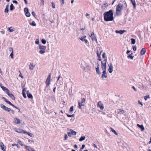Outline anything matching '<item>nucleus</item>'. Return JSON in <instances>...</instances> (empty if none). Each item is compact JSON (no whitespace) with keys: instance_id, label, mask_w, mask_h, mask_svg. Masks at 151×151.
<instances>
[{"instance_id":"1","label":"nucleus","mask_w":151,"mask_h":151,"mask_svg":"<svg viewBox=\"0 0 151 151\" xmlns=\"http://www.w3.org/2000/svg\"><path fill=\"white\" fill-rule=\"evenodd\" d=\"M113 13L111 10L106 12L104 14V19L106 21H112L114 20Z\"/></svg>"},{"instance_id":"2","label":"nucleus","mask_w":151,"mask_h":151,"mask_svg":"<svg viewBox=\"0 0 151 151\" xmlns=\"http://www.w3.org/2000/svg\"><path fill=\"white\" fill-rule=\"evenodd\" d=\"M123 4L119 3L118 4L116 7V12L117 14H119L121 13V10L123 8L124 5L127 6V4L125 0L123 1Z\"/></svg>"},{"instance_id":"3","label":"nucleus","mask_w":151,"mask_h":151,"mask_svg":"<svg viewBox=\"0 0 151 151\" xmlns=\"http://www.w3.org/2000/svg\"><path fill=\"white\" fill-rule=\"evenodd\" d=\"M107 59H105L103 61H101V67L103 71H106V63Z\"/></svg>"},{"instance_id":"4","label":"nucleus","mask_w":151,"mask_h":151,"mask_svg":"<svg viewBox=\"0 0 151 151\" xmlns=\"http://www.w3.org/2000/svg\"><path fill=\"white\" fill-rule=\"evenodd\" d=\"M51 74L50 73L48 76L46 81V85L47 87L50 86V84Z\"/></svg>"},{"instance_id":"5","label":"nucleus","mask_w":151,"mask_h":151,"mask_svg":"<svg viewBox=\"0 0 151 151\" xmlns=\"http://www.w3.org/2000/svg\"><path fill=\"white\" fill-rule=\"evenodd\" d=\"M97 106H98L101 110H102L104 109L103 104L102 103L101 101H99L97 103Z\"/></svg>"},{"instance_id":"6","label":"nucleus","mask_w":151,"mask_h":151,"mask_svg":"<svg viewBox=\"0 0 151 151\" xmlns=\"http://www.w3.org/2000/svg\"><path fill=\"white\" fill-rule=\"evenodd\" d=\"M0 106L1 108L3 109L6 110L8 112H9L11 110V109L10 108L6 107L3 104H1Z\"/></svg>"},{"instance_id":"7","label":"nucleus","mask_w":151,"mask_h":151,"mask_svg":"<svg viewBox=\"0 0 151 151\" xmlns=\"http://www.w3.org/2000/svg\"><path fill=\"white\" fill-rule=\"evenodd\" d=\"M91 34L90 36L92 40L93 41H96V42H97V39H96V37L94 35V33L93 32H91Z\"/></svg>"},{"instance_id":"8","label":"nucleus","mask_w":151,"mask_h":151,"mask_svg":"<svg viewBox=\"0 0 151 151\" xmlns=\"http://www.w3.org/2000/svg\"><path fill=\"white\" fill-rule=\"evenodd\" d=\"M6 93L11 98L12 100H14L15 99V98L14 97V95L12 93L9 92V91L7 92Z\"/></svg>"},{"instance_id":"9","label":"nucleus","mask_w":151,"mask_h":151,"mask_svg":"<svg viewBox=\"0 0 151 151\" xmlns=\"http://www.w3.org/2000/svg\"><path fill=\"white\" fill-rule=\"evenodd\" d=\"M108 66L109 67V73H111L113 72V65L111 63H110L109 65Z\"/></svg>"},{"instance_id":"10","label":"nucleus","mask_w":151,"mask_h":151,"mask_svg":"<svg viewBox=\"0 0 151 151\" xmlns=\"http://www.w3.org/2000/svg\"><path fill=\"white\" fill-rule=\"evenodd\" d=\"M0 147H1V149L3 151H6V147L4 145L3 143L2 142H0Z\"/></svg>"},{"instance_id":"11","label":"nucleus","mask_w":151,"mask_h":151,"mask_svg":"<svg viewBox=\"0 0 151 151\" xmlns=\"http://www.w3.org/2000/svg\"><path fill=\"white\" fill-rule=\"evenodd\" d=\"M15 131L19 133H22L24 134L25 131L22 129H18L14 130Z\"/></svg>"},{"instance_id":"12","label":"nucleus","mask_w":151,"mask_h":151,"mask_svg":"<svg viewBox=\"0 0 151 151\" xmlns=\"http://www.w3.org/2000/svg\"><path fill=\"white\" fill-rule=\"evenodd\" d=\"M13 122L16 124H18L21 123V121L20 119L16 118L14 119Z\"/></svg>"},{"instance_id":"13","label":"nucleus","mask_w":151,"mask_h":151,"mask_svg":"<svg viewBox=\"0 0 151 151\" xmlns=\"http://www.w3.org/2000/svg\"><path fill=\"white\" fill-rule=\"evenodd\" d=\"M98 65L96 67V73L98 75L100 74V72L99 70V68L100 67L99 65V64L97 63Z\"/></svg>"},{"instance_id":"14","label":"nucleus","mask_w":151,"mask_h":151,"mask_svg":"<svg viewBox=\"0 0 151 151\" xmlns=\"http://www.w3.org/2000/svg\"><path fill=\"white\" fill-rule=\"evenodd\" d=\"M103 73L102 74L101 77L102 78H106L107 77V75L106 71H103Z\"/></svg>"},{"instance_id":"15","label":"nucleus","mask_w":151,"mask_h":151,"mask_svg":"<svg viewBox=\"0 0 151 151\" xmlns=\"http://www.w3.org/2000/svg\"><path fill=\"white\" fill-rule=\"evenodd\" d=\"M86 36H84L83 37H81L80 38V39L82 41H84L86 43H87L88 42V40L86 39Z\"/></svg>"},{"instance_id":"16","label":"nucleus","mask_w":151,"mask_h":151,"mask_svg":"<svg viewBox=\"0 0 151 151\" xmlns=\"http://www.w3.org/2000/svg\"><path fill=\"white\" fill-rule=\"evenodd\" d=\"M146 49L145 48H143L140 51V54L142 55H144L146 52Z\"/></svg>"},{"instance_id":"17","label":"nucleus","mask_w":151,"mask_h":151,"mask_svg":"<svg viewBox=\"0 0 151 151\" xmlns=\"http://www.w3.org/2000/svg\"><path fill=\"white\" fill-rule=\"evenodd\" d=\"M46 46L43 45H40L39 46V48L41 50H45L46 49Z\"/></svg>"},{"instance_id":"18","label":"nucleus","mask_w":151,"mask_h":151,"mask_svg":"<svg viewBox=\"0 0 151 151\" xmlns=\"http://www.w3.org/2000/svg\"><path fill=\"white\" fill-rule=\"evenodd\" d=\"M126 32L125 30H116L115 31L116 33H119L120 34H123Z\"/></svg>"},{"instance_id":"19","label":"nucleus","mask_w":151,"mask_h":151,"mask_svg":"<svg viewBox=\"0 0 151 151\" xmlns=\"http://www.w3.org/2000/svg\"><path fill=\"white\" fill-rule=\"evenodd\" d=\"M84 104H83V103L79 102L78 103V108L80 109H81L82 106H84Z\"/></svg>"},{"instance_id":"20","label":"nucleus","mask_w":151,"mask_h":151,"mask_svg":"<svg viewBox=\"0 0 151 151\" xmlns=\"http://www.w3.org/2000/svg\"><path fill=\"white\" fill-rule=\"evenodd\" d=\"M50 86H46V87L45 88V91L47 93H48L49 91L50 90Z\"/></svg>"},{"instance_id":"21","label":"nucleus","mask_w":151,"mask_h":151,"mask_svg":"<svg viewBox=\"0 0 151 151\" xmlns=\"http://www.w3.org/2000/svg\"><path fill=\"white\" fill-rule=\"evenodd\" d=\"M137 126L139 127L140 129H141V130L142 131H143L145 129V128L143 127V125H140L138 124H137Z\"/></svg>"},{"instance_id":"22","label":"nucleus","mask_w":151,"mask_h":151,"mask_svg":"<svg viewBox=\"0 0 151 151\" xmlns=\"http://www.w3.org/2000/svg\"><path fill=\"white\" fill-rule=\"evenodd\" d=\"M1 87L6 93L9 91L8 88L3 86H1Z\"/></svg>"},{"instance_id":"23","label":"nucleus","mask_w":151,"mask_h":151,"mask_svg":"<svg viewBox=\"0 0 151 151\" xmlns=\"http://www.w3.org/2000/svg\"><path fill=\"white\" fill-rule=\"evenodd\" d=\"M24 147H25V148L26 150H27L28 151H32V148L29 146H27L26 145H24Z\"/></svg>"},{"instance_id":"24","label":"nucleus","mask_w":151,"mask_h":151,"mask_svg":"<svg viewBox=\"0 0 151 151\" xmlns=\"http://www.w3.org/2000/svg\"><path fill=\"white\" fill-rule=\"evenodd\" d=\"M35 66V65H33V63H31L29 65V69L30 70H33Z\"/></svg>"},{"instance_id":"25","label":"nucleus","mask_w":151,"mask_h":151,"mask_svg":"<svg viewBox=\"0 0 151 151\" xmlns=\"http://www.w3.org/2000/svg\"><path fill=\"white\" fill-rule=\"evenodd\" d=\"M131 2L132 3L134 8H135L136 7V4L135 1L134 0H130Z\"/></svg>"},{"instance_id":"26","label":"nucleus","mask_w":151,"mask_h":151,"mask_svg":"<svg viewBox=\"0 0 151 151\" xmlns=\"http://www.w3.org/2000/svg\"><path fill=\"white\" fill-rule=\"evenodd\" d=\"M3 99H4L5 101L7 104H9L10 105H12V104L9 101L7 100L5 98L3 97Z\"/></svg>"},{"instance_id":"27","label":"nucleus","mask_w":151,"mask_h":151,"mask_svg":"<svg viewBox=\"0 0 151 151\" xmlns=\"http://www.w3.org/2000/svg\"><path fill=\"white\" fill-rule=\"evenodd\" d=\"M24 134H27L28 135H29V136H30L32 137V136H33V134H32L26 131H25Z\"/></svg>"},{"instance_id":"28","label":"nucleus","mask_w":151,"mask_h":151,"mask_svg":"<svg viewBox=\"0 0 151 151\" xmlns=\"http://www.w3.org/2000/svg\"><path fill=\"white\" fill-rule=\"evenodd\" d=\"M124 111L121 109H119L118 110V114H124Z\"/></svg>"},{"instance_id":"29","label":"nucleus","mask_w":151,"mask_h":151,"mask_svg":"<svg viewBox=\"0 0 151 151\" xmlns=\"http://www.w3.org/2000/svg\"><path fill=\"white\" fill-rule=\"evenodd\" d=\"M27 97L29 98L32 99L33 98V96L31 94L29 93L28 92L27 93Z\"/></svg>"},{"instance_id":"30","label":"nucleus","mask_w":151,"mask_h":151,"mask_svg":"<svg viewBox=\"0 0 151 151\" xmlns=\"http://www.w3.org/2000/svg\"><path fill=\"white\" fill-rule=\"evenodd\" d=\"M70 132H71V134L72 135H75L76 134V132L75 131H73V130L70 129Z\"/></svg>"},{"instance_id":"31","label":"nucleus","mask_w":151,"mask_h":151,"mask_svg":"<svg viewBox=\"0 0 151 151\" xmlns=\"http://www.w3.org/2000/svg\"><path fill=\"white\" fill-rule=\"evenodd\" d=\"M133 55V53H132L131 54L128 56V58H130L131 59H133V56H132V55Z\"/></svg>"},{"instance_id":"32","label":"nucleus","mask_w":151,"mask_h":151,"mask_svg":"<svg viewBox=\"0 0 151 151\" xmlns=\"http://www.w3.org/2000/svg\"><path fill=\"white\" fill-rule=\"evenodd\" d=\"M110 129H111V131H112L115 135H118V133L116 132V131L113 129L112 128L110 127Z\"/></svg>"},{"instance_id":"33","label":"nucleus","mask_w":151,"mask_h":151,"mask_svg":"<svg viewBox=\"0 0 151 151\" xmlns=\"http://www.w3.org/2000/svg\"><path fill=\"white\" fill-rule=\"evenodd\" d=\"M85 139V136H81V137L79 139V141H82L83 140H84Z\"/></svg>"},{"instance_id":"34","label":"nucleus","mask_w":151,"mask_h":151,"mask_svg":"<svg viewBox=\"0 0 151 151\" xmlns=\"http://www.w3.org/2000/svg\"><path fill=\"white\" fill-rule=\"evenodd\" d=\"M131 43L132 44H134L136 42L135 40L133 38H131Z\"/></svg>"},{"instance_id":"35","label":"nucleus","mask_w":151,"mask_h":151,"mask_svg":"<svg viewBox=\"0 0 151 151\" xmlns=\"http://www.w3.org/2000/svg\"><path fill=\"white\" fill-rule=\"evenodd\" d=\"M39 53L41 54H44V53L46 52V50H40L39 52Z\"/></svg>"},{"instance_id":"36","label":"nucleus","mask_w":151,"mask_h":151,"mask_svg":"<svg viewBox=\"0 0 151 151\" xmlns=\"http://www.w3.org/2000/svg\"><path fill=\"white\" fill-rule=\"evenodd\" d=\"M17 143L19 144L21 146H24V145L22 143L21 141L20 140L18 139L17 141Z\"/></svg>"},{"instance_id":"37","label":"nucleus","mask_w":151,"mask_h":151,"mask_svg":"<svg viewBox=\"0 0 151 151\" xmlns=\"http://www.w3.org/2000/svg\"><path fill=\"white\" fill-rule=\"evenodd\" d=\"M14 8V6L12 4H11L10 6V9L11 10H12Z\"/></svg>"},{"instance_id":"38","label":"nucleus","mask_w":151,"mask_h":151,"mask_svg":"<svg viewBox=\"0 0 151 151\" xmlns=\"http://www.w3.org/2000/svg\"><path fill=\"white\" fill-rule=\"evenodd\" d=\"M30 24L32 25V26H35L36 25V24L35 23V22L34 21H33L32 23H30Z\"/></svg>"},{"instance_id":"39","label":"nucleus","mask_w":151,"mask_h":151,"mask_svg":"<svg viewBox=\"0 0 151 151\" xmlns=\"http://www.w3.org/2000/svg\"><path fill=\"white\" fill-rule=\"evenodd\" d=\"M66 115H67V116H68V117H74L75 116V115L74 114H73L72 115H70V114H67Z\"/></svg>"},{"instance_id":"40","label":"nucleus","mask_w":151,"mask_h":151,"mask_svg":"<svg viewBox=\"0 0 151 151\" xmlns=\"http://www.w3.org/2000/svg\"><path fill=\"white\" fill-rule=\"evenodd\" d=\"M8 29L10 32H12L14 31V29H13L12 27H9V28Z\"/></svg>"},{"instance_id":"41","label":"nucleus","mask_w":151,"mask_h":151,"mask_svg":"<svg viewBox=\"0 0 151 151\" xmlns=\"http://www.w3.org/2000/svg\"><path fill=\"white\" fill-rule=\"evenodd\" d=\"M41 42L43 44H45L46 43V41L44 39H42Z\"/></svg>"},{"instance_id":"42","label":"nucleus","mask_w":151,"mask_h":151,"mask_svg":"<svg viewBox=\"0 0 151 151\" xmlns=\"http://www.w3.org/2000/svg\"><path fill=\"white\" fill-rule=\"evenodd\" d=\"M97 56H98V57H101V53H99V51H98V50L97 49Z\"/></svg>"},{"instance_id":"43","label":"nucleus","mask_w":151,"mask_h":151,"mask_svg":"<svg viewBox=\"0 0 151 151\" xmlns=\"http://www.w3.org/2000/svg\"><path fill=\"white\" fill-rule=\"evenodd\" d=\"M73 109H74L73 106H71L70 109V110H69L70 111V112L73 111Z\"/></svg>"},{"instance_id":"44","label":"nucleus","mask_w":151,"mask_h":151,"mask_svg":"<svg viewBox=\"0 0 151 151\" xmlns=\"http://www.w3.org/2000/svg\"><path fill=\"white\" fill-rule=\"evenodd\" d=\"M25 15L27 17H29L30 16V13L28 12H26L25 13Z\"/></svg>"},{"instance_id":"45","label":"nucleus","mask_w":151,"mask_h":151,"mask_svg":"<svg viewBox=\"0 0 151 151\" xmlns=\"http://www.w3.org/2000/svg\"><path fill=\"white\" fill-rule=\"evenodd\" d=\"M102 57L103 58L107 59L106 58V54L105 52L103 53L102 54Z\"/></svg>"},{"instance_id":"46","label":"nucleus","mask_w":151,"mask_h":151,"mask_svg":"<svg viewBox=\"0 0 151 151\" xmlns=\"http://www.w3.org/2000/svg\"><path fill=\"white\" fill-rule=\"evenodd\" d=\"M10 56L12 59H13L14 58L13 51H12V52H11L10 55Z\"/></svg>"},{"instance_id":"47","label":"nucleus","mask_w":151,"mask_h":151,"mask_svg":"<svg viewBox=\"0 0 151 151\" xmlns=\"http://www.w3.org/2000/svg\"><path fill=\"white\" fill-rule=\"evenodd\" d=\"M8 6H7L6 8H5L4 11L5 12L7 13L8 12Z\"/></svg>"},{"instance_id":"48","label":"nucleus","mask_w":151,"mask_h":151,"mask_svg":"<svg viewBox=\"0 0 151 151\" xmlns=\"http://www.w3.org/2000/svg\"><path fill=\"white\" fill-rule=\"evenodd\" d=\"M52 8L55 9V4L53 2H52Z\"/></svg>"},{"instance_id":"49","label":"nucleus","mask_w":151,"mask_h":151,"mask_svg":"<svg viewBox=\"0 0 151 151\" xmlns=\"http://www.w3.org/2000/svg\"><path fill=\"white\" fill-rule=\"evenodd\" d=\"M68 138V136L67 134H65L64 135V139L65 140H66Z\"/></svg>"},{"instance_id":"50","label":"nucleus","mask_w":151,"mask_h":151,"mask_svg":"<svg viewBox=\"0 0 151 151\" xmlns=\"http://www.w3.org/2000/svg\"><path fill=\"white\" fill-rule=\"evenodd\" d=\"M24 11L26 13L28 12V9L27 8H25L24 9Z\"/></svg>"},{"instance_id":"51","label":"nucleus","mask_w":151,"mask_h":151,"mask_svg":"<svg viewBox=\"0 0 151 151\" xmlns=\"http://www.w3.org/2000/svg\"><path fill=\"white\" fill-rule=\"evenodd\" d=\"M19 72H20V74L19 75V76L20 77L22 78H24L23 76H22V75L21 74L20 71L19 70Z\"/></svg>"},{"instance_id":"52","label":"nucleus","mask_w":151,"mask_h":151,"mask_svg":"<svg viewBox=\"0 0 151 151\" xmlns=\"http://www.w3.org/2000/svg\"><path fill=\"white\" fill-rule=\"evenodd\" d=\"M22 95H23V97L24 98H26L27 97H26V93L22 92Z\"/></svg>"},{"instance_id":"53","label":"nucleus","mask_w":151,"mask_h":151,"mask_svg":"<svg viewBox=\"0 0 151 151\" xmlns=\"http://www.w3.org/2000/svg\"><path fill=\"white\" fill-rule=\"evenodd\" d=\"M149 98V96H145L144 97V99L145 101H146L148 98Z\"/></svg>"},{"instance_id":"54","label":"nucleus","mask_w":151,"mask_h":151,"mask_svg":"<svg viewBox=\"0 0 151 151\" xmlns=\"http://www.w3.org/2000/svg\"><path fill=\"white\" fill-rule=\"evenodd\" d=\"M40 4L41 5H43L44 4V0H41Z\"/></svg>"},{"instance_id":"55","label":"nucleus","mask_w":151,"mask_h":151,"mask_svg":"<svg viewBox=\"0 0 151 151\" xmlns=\"http://www.w3.org/2000/svg\"><path fill=\"white\" fill-rule=\"evenodd\" d=\"M28 141L30 142V144L34 143V141L32 140L29 139Z\"/></svg>"},{"instance_id":"56","label":"nucleus","mask_w":151,"mask_h":151,"mask_svg":"<svg viewBox=\"0 0 151 151\" xmlns=\"http://www.w3.org/2000/svg\"><path fill=\"white\" fill-rule=\"evenodd\" d=\"M9 51L10 52H12V51H13V48L11 47H9Z\"/></svg>"},{"instance_id":"57","label":"nucleus","mask_w":151,"mask_h":151,"mask_svg":"<svg viewBox=\"0 0 151 151\" xmlns=\"http://www.w3.org/2000/svg\"><path fill=\"white\" fill-rule=\"evenodd\" d=\"M32 14L35 17V16H36V15L35 13L34 12H33L32 13Z\"/></svg>"},{"instance_id":"58","label":"nucleus","mask_w":151,"mask_h":151,"mask_svg":"<svg viewBox=\"0 0 151 151\" xmlns=\"http://www.w3.org/2000/svg\"><path fill=\"white\" fill-rule=\"evenodd\" d=\"M71 133V132H68V136L69 137H71V136L72 134Z\"/></svg>"},{"instance_id":"59","label":"nucleus","mask_w":151,"mask_h":151,"mask_svg":"<svg viewBox=\"0 0 151 151\" xmlns=\"http://www.w3.org/2000/svg\"><path fill=\"white\" fill-rule=\"evenodd\" d=\"M12 2L13 3H15V4H18V2H17V1L14 0V1H12Z\"/></svg>"},{"instance_id":"60","label":"nucleus","mask_w":151,"mask_h":151,"mask_svg":"<svg viewBox=\"0 0 151 151\" xmlns=\"http://www.w3.org/2000/svg\"><path fill=\"white\" fill-rule=\"evenodd\" d=\"M136 47L135 46H134L133 47V49L134 51H136Z\"/></svg>"},{"instance_id":"61","label":"nucleus","mask_w":151,"mask_h":151,"mask_svg":"<svg viewBox=\"0 0 151 151\" xmlns=\"http://www.w3.org/2000/svg\"><path fill=\"white\" fill-rule=\"evenodd\" d=\"M60 2L62 4H64V0H60Z\"/></svg>"},{"instance_id":"62","label":"nucleus","mask_w":151,"mask_h":151,"mask_svg":"<svg viewBox=\"0 0 151 151\" xmlns=\"http://www.w3.org/2000/svg\"><path fill=\"white\" fill-rule=\"evenodd\" d=\"M85 101H86V99L85 98H83L82 99V101L81 102H82L83 103H85Z\"/></svg>"},{"instance_id":"63","label":"nucleus","mask_w":151,"mask_h":151,"mask_svg":"<svg viewBox=\"0 0 151 151\" xmlns=\"http://www.w3.org/2000/svg\"><path fill=\"white\" fill-rule=\"evenodd\" d=\"M138 103L139 104L141 105L142 106L143 105L142 103L139 100L138 101Z\"/></svg>"},{"instance_id":"64","label":"nucleus","mask_w":151,"mask_h":151,"mask_svg":"<svg viewBox=\"0 0 151 151\" xmlns=\"http://www.w3.org/2000/svg\"><path fill=\"white\" fill-rule=\"evenodd\" d=\"M26 90L25 89V88H24L23 89L22 92L25 93H26Z\"/></svg>"}]
</instances>
